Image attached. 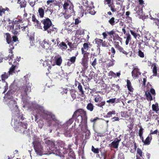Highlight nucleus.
<instances>
[{
  "mask_svg": "<svg viewBox=\"0 0 159 159\" xmlns=\"http://www.w3.org/2000/svg\"><path fill=\"white\" fill-rule=\"evenodd\" d=\"M151 67H153L152 72L153 74V75L157 76V64L156 63H154L152 65Z\"/></svg>",
  "mask_w": 159,
  "mask_h": 159,
  "instance_id": "2f4dec72",
  "label": "nucleus"
},
{
  "mask_svg": "<svg viewBox=\"0 0 159 159\" xmlns=\"http://www.w3.org/2000/svg\"><path fill=\"white\" fill-rule=\"evenodd\" d=\"M79 116H80L81 117V124L80 125H82L81 128H84L85 129L87 130L88 129L87 116L86 111L82 109H80L76 110L73 115V117L76 118Z\"/></svg>",
  "mask_w": 159,
  "mask_h": 159,
  "instance_id": "7ed1b4c3",
  "label": "nucleus"
},
{
  "mask_svg": "<svg viewBox=\"0 0 159 159\" xmlns=\"http://www.w3.org/2000/svg\"><path fill=\"white\" fill-rule=\"evenodd\" d=\"M116 98L110 99L109 100H107V102L109 103L113 104L116 102Z\"/></svg>",
  "mask_w": 159,
  "mask_h": 159,
  "instance_id": "052dcab7",
  "label": "nucleus"
},
{
  "mask_svg": "<svg viewBox=\"0 0 159 159\" xmlns=\"http://www.w3.org/2000/svg\"><path fill=\"white\" fill-rule=\"evenodd\" d=\"M82 54L83 55V57L82 58L88 60L89 56L90 55V53L87 52H81Z\"/></svg>",
  "mask_w": 159,
  "mask_h": 159,
  "instance_id": "ea45409f",
  "label": "nucleus"
},
{
  "mask_svg": "<svg viewBox=\"0 0 159 159\" xmlns=\"http://www.w3.org/2000/svg\"><path fill=\"white\" fill-rule=\"evenodd\" d=\"M70 2H64V3L63 4V6L64 9L65 11L70 6V4H69V3Z\"/></svg>",
  "mask_w": 159,
  "mask_h": 159,
  "instance_id": "864d4df0",
  "label": "nucleus"
},
{
  "mask_svg": "<svg viewBox=\"0 0 159 159\" xmlns=\"http://www.w3.org/2000/svg\"><path fill=\"white\" fill-rule=\"evenodd\" d=\"M39 16L40 18H43L44 17V10L42 7H39L38 10Z\"/></svg>",
  "mask_w": 159,
  "mask_h": 159,
  "instance_id": "7c9ffc66",
  "label": "nucleus"
},
{
  "mask_svg": "<svg viewBox=\"0 0 159 159\" xmlns=\"http://www.w3.org/2000/svg\"><path fill=\"white\" fill-rule=\"evenodd\" d=\"M47 147L49 150L51 151L54 152H57L58 150L57 145H55L54 143L52 141L47 140L45 141Z\"/></svg>",
  "mask_w": 159,
  "mask_h": 159,
  "instance_id": "1a4fd4ad",
  "label": "nucleus"
},
{
  "mask_svg": "<svg viewBox=\"0 0 159 159\" xmlns=\"http://www.w3.org/2000/svg\"><path fill=\"white\" fill-rule=\"evenodd\" d=\"M61 57L60 56L59 57L55 58V61L56 65L60 66L62 62Z\"/></svg>",
  "mask_w": 159,
  "mask_h": 159,
  "instance_id": "473e14b6",
  "label": "nucleus"
},
{
  "mask_svg": "<svg viewBox=\"0 0 159 159\" xmlns=\"http://www.w3.org/2000/svg\"><path fill=\"white\" fill-rule=\"evenodd\" d=\"M156 95L155 90L152 88H151L149 91H147L145 93L147 99L148 101H151L154 99Z\"/></svg>",
  "mask_w": 159,
  "mask_h": 159,
  "instance_id": "6e6552de",
  "label": "nucleus"
},
{
  "mask_svg": "<svg viewBox=\"0 0 159 159\" xmlns=\"http://www.w3.org/2000/svg\"><path fill=\"white\" fill-rule=\"evenodd\" d=\"M120 140V139H119L117 138H115L114 141L110 144L111 147L115 148H117Z\"/></svg>",
  "mask_w": 159,
  "mask_h": 159,
  "instance_id": "f3484780",
  "label": "nucleus"
},
{
  "mask_svg": "<svg viewBox=\"0 0 159 159\" xmlns=\"http://www.w3.org/2000/svg\"><path fill=\"white\" fill-rule=\"evenodd\" d=\"M107 33L111 37V36H112L113 38H114L115 36H116V35H118L116 33L115 31L113 30H111L110 32H107Z\"/></svg>",
  "mask_w": 159,
  "mask_h": 159,
  "instance_id": "8fccbe9b",
  "label": "nucleus"
},
{
  "mask_svg": "<svg viewBox=\"0 0 159 159\" xmlns=\"http://www.w3.org/2000/svg\"><path fill=\"white\" fill-rule=\"evenodd\" d=\"M127 86L128 90L130 92L133 91L134 89L133 88L130 81L129 80H127Z\"/></svg>",
  "mask_w": 159,
  "mask_h": 159,
  "instance_id": "72a5a7b5",
  "label": "nucleus"
},
{
  "mask_svg": "<svg viewBox=\"0 0 159 159\" xmlns=\"http://www.w3.org/2000/svg\"><path fill=\"white\" fill-rule=\"evenodd\" d=\"M108 22L112 26L115 24V18L114 17H112L108 20Z\"/></svg>",
  "mask_w": 159,
  "mask_h": 159,
  "instance_id": "3c124183",
  "label": "nucleus"
},
{
  "mask_svg": "<svg viewBox=\"0 0 159 159\" xmlns=\"http://www.w3.org/2000/svg\"><path fill=\"white\" fill-rule=\"evenodd\" d=\"M141 73L139 71V69L137 68H134L132 72V75L133 78H138L139 75Z\"/></svg>",
  "mask_w": 159,
  "mask_h": 159,
  "instance_id": "a211bd4d",
  "label": "nucleus"
},
{
  "mask_svg": "<svg viewBox=\"0 0 159 159\" xmlns=\"http://www.w3.org/2000/svg\"><path fill=\"white\" fill-rule=\"evenodd\" d=\"M127 36L125 41V44L126 45H127L128 44L129 41L131 40V35L129 34H127Z\"/></svg>",
  "mask_w": 159,
  "mask_h": 159,
  "instance_id": "6e6d98bb",
  "label": "nucleus"
},
{
  "mask_svg": "<svg viewBox=\"0 0 159 159\" xmlns=\"http://www.w3.org/2000/svg\"><path fill=\"white\" fill-rule=\"evenodd\" d=\"M7 101L8 102L7 104L10 108L18 109V107L16 105V101L13 99V98H8L7 99Z\"/></svg>",
  "mask_w": 159,
  "mask_h": 159,
  "instance_id": "f8f14e48",
  "label": "nucleus"
},
{
  "mask_svg": "<svg viewBox=\"0 0 159 159\" xmlns=\"http://www.w3.org/2000/svg\"><path fill=\"white\" fill-rule=\"evenodd\" d=\"M73 6V5L70 4V6L65 11L66 12L71 14L74 13Z\"/></svg>",
  "mask_w": 159,
  "mask_h": 159,
  "instance_id": "4c0bfd02",
  "label": "nucleus"
},
{
  "mask_svg": "<svg viewBox=\"0 0 159 159\" xmlns=\"http://www.w3.org/2000/svg\"><path fill=\"white\" fill-rule=\"evenodd\" d=\"M84 31V29H79L76 31L75 32V35H84L85 34Z\"/></svg>",
  "mask_w": 159,
  "mask_h": 159,
  "instance_id": "79ce46f5",
  "label": "nucleus"
},
{
  "mask_svg": "<svg viewBox=\"0 0 159 159\" xmlns=\"http://www.w3.org/2000/svg\"><path fill=\"white\" fill-rule=\"evenodd\" d=\"M50 45L51 44L49 43V40L46 39L44 40L41 43V46L43 48L46 49H48Z\"/></svg>",
  "mask_w": 159,
  "mask_h": 159,
  "instance_id": "6ab92c4d",
  "label": "nucleus"
},
{
  "mask_svg": "<svg viewBox=\"0 0 159 159\" xmlns=\"http://www.w3.org/2000/svg\"><path fill=\"white\" fill-rule=\"evenodd\" d=\"M70 93L72 99V100H71L72 101L76 99L77 98H80V97L77 96L78 94V92L75 89H71L70 90Z\"/></svg>",
  "mask_w": 159,
  "mask_h": 159,
  "instance_id": "4468645a",
  "label": "nucleus"
},
{
  "mask_svg": "<svg viewBox=\"0 0 159 159\" xmlns=\"http://www.w3.org/2000/svg\"><path fill=\"white\" fill-rule=\"evenodd\" d=\"M32 21L33 22L36 23L37 25H40V22L37 20L35 17V15L34 14H32Z\"/></svg>",
  "mask_w": 159,
  "mask_h": 159,
  "instance_id": "49530a36",
  "label": "nucleus"
},
{
  "mask_svg": "<svg viewBox=\"0 0 159 159\" xmlns=\"http://www.w3.org/2000/svg\"><path fill=\"white\" fill-rule=\"evenodd\" d=\"M41 22L43 25V30L47 31L48 34H51V30H48L52 25V22L50 19L48 18H46L42 20Z\"/></svg>",
  "mask_w": 159,
  "mask_h": 159,
  "instance_id": "39448f33",
  "label": "nucleus"
},
{
  "mask_svg": "<svg viewBox=\"0 0 159 159\" xmlns=\"http://www.w3.org/2000/svg\"><path fill=\"white\" fill-rule=\"evenodd\" d=\"M16 67V65H12L11 67L10 68L8 72V73H9V75H12L13 73H15V70Z\"/></svg>",
  "mask_w": 159,
  "mask_h": 159,
  "instance_id": "37998d69",
  "label": "nucleus"
},
{
  "mask_svg": "<svg viewBox=\"0 0 159 159\" xmlns=\"http://www.w3.org/2000/svg\"><path fill=\"white\" fill-rule=\"evenodd\" d=\"M114 46L115 48L118 50L120 52H121L126 55H127L128 54V53L125 51L123 48L120 45H116Z\"/></svg>",
  "mask_w": 159,
  "mask_h": 159,
  "instance_id": "aec40b11",
  "label": "nucleus"
},
{
  "mask_svg": "<svg viewBox=\"0 0 159 159\" xmlns=\"http://www.w3.org/2000/svg\"><path fill=\"white\" fill-rule=\"evenodd\" d=\"M105 101L102 102H100L99 101L98 103V104L97 105V106L100 107H102L103 106H104L105 105Z\"/></svg>",
  "mask_w": 159,
  "mask_h": 159,
  "instance_id": "338daca9",
  "label": "nucleus"
},
{
  "mask_svg": "<svg viewBox=\"0 0 159 159\" xmlns=\"http://www.w3.org/2000/svg\"><path fill=\"white\" fill-rule=\"evenodd\" d=\"M110 8L111 10L113 12H116L117 11V9L116 8L114 4V1L108 6Z\"/></svg>",
  "mask_w": 159,
  "mask_h": 159,
  "instance_id": "c9c22d12",
  "label": "nucleus"
},
{
  "mask_svg": "<svg viewBox=\"0 0 159 159\" xmlns=\"http://www.w3.org/2000/svg\"><path fill=\"white\" fill-rule=\"evenodd\" d=\"M93 3L91 2L88 7H86L87 10L88 12L92 15H94L96 13V12L94 10V6H93Z\"/></svg>",
  "mask_w": 159,
  "mask_h": 159,
  "instance_id": "ddd939ff",
  "label": "nucleus"
},
{
  "mask_svg": "<svg viewBox=\"0 0 159 159\" xmlns=\"http://www.w3.org/2000/svg\"><path fill=\"white\" fill-rule=\"evenodd\" d=\"M5 35L6 36L7 42L8 44H10V48L9 50V52H11L12 53L13 52L12 50L14 48V46L12 45V38L10 34L8 33H6Z\"/></svg>",
  "mask_w": 159,
  "mask_h": 159,
  "instance_id": "9d476101",
  "label": "nucleus"
},
{
  "mask_svg": "<svg viewBox=\"0 0 159 159\" xmlns=\"http://www.w3.org/2000/svg\"><path fill=\"white\" fill-rule=\"evenodd\" d=\"M82 4L86 7H88L89 5L88 4V1L87 0H81Z\"/></svg>",
  "mask_w": 159,
  "mask_h": 159,
  "instance_id": "13d9d810",
  "label": "nucleus"
},
{
  "mask_svg": "<svg viewBox=\"0 0 159 159\" xmlns=\"http://www.w3.org/2000/svg\"><path fill=\"white\" fill-rule=\"evenodd\" d=\"M69 149L70 152L68 153L69 157L68 158H71V159H75V156L74 153V151H72V149L71 148L68 147L67 148V150L68 149V148Z\"/></svg>",
  "mask_w": 159,
  "mask_h": 159,
  "instance_id": "bb28decb",
  "label": "nucleus"
},
{
  "mask_svg": "<svg viewBox=\"0 0 159 159\" xmlns=\"http://www.w3.org/2000/svg\"><path fill=\"white\" fill-rule=\"evenodd\" d=\"M58 47L62 50L66 49L67 48L66 44L63 42H61L58 45Z\"/></svg>",
  "mask_w": 159,
  "mask_h": 159,
  "instance_id": "f704fd0d",
  "label": "nucleus"
},
{
  "mask_svg": "<svg viewBox=\"0 0 159 159\" xmlns=\"http://www.w3.org/2000/svg\"><path fill=\"white\" fill-rule=\"evenodd\" d=\"M28 37L29 38V40L30 41V43H33V42L34 40V36L32 35H30L29 34V33H27V35Z\"/></svg>",
  "mask_w": 159,
  "mask_h": 159,
  "instance_id": "603ef678",
  "label": "nucleus"
},
{
  "mask_svg": "<svg viewBox=\"0 0 159 159\" xmlns=\"http://www.w3.org/2000/svg\"><path fill=\"white\" fill-rule=\"evenodd\" d=\"M152 110L155 111L157 113V112L159 111V108L157 103L156 104H152Z\"/></svg>",
  "mask_w": 159,
  "mask_h": 159,
  "instance_id": "a18cd8bd",
  "label": "nucleus"
},
{
  "mask_svg": "<svg viewBox=\"0 0 159 159\" xmlns=\"http://www.w3.org/2000/svg\"><path fill=\"white\" fill-rule=\"evenodd\" d=\"M113 1V0H104V2L105 4L108 5V6Z\"/></svg>",
  "mask_w": 159,
  "mask_h": 159,
  "instance_id": "e2e57ef3",
  "label": "nucleus"
},
{
  "mask_svg": "<svg viewBox=\"0 0 159 159\" xmlns=\"http://www.w3.org/2000/svg\"><path fill=\"white\" fill-rule=\"evenodd\" d=\"M130 32L131 34L134 36L135 39H137V38H138V39H139L140 35V34L137 33L136 31L130 30Z\"/></svg>",
  "mask_w": 159,
  "mask_h": 159,
  "instance_id": "a878e982",
  "label": "nucleus"
},
{
  "mask_svg": "<svg viewBox=\"0 0 159 159\" xmlns=\"http://www.w3.org/2000/svg\"><path fill=\"white\" fill-rule=\"evenodd\" d=\"M11 10L8 7H6L3 8L2 6H0V17H2L3 14H5L2 22H8L9 24L12 23L11 25H10L8 26L9 30L14 35L17 34L20 31V30H21L24 32L26 30L28 32L29 30L28 25L24 24H20L21 23H22V20L14 21L13 20V16L11 14Z\"/></svg>",
  "mask_w": 159,
  "mask_h": 159,
  "instance_id": "f257e3e1",
  "label": "nucleus"
},
{
  "mask_svg": "<svg viewBox=\"0 0 159 159\" xmlns=\"http://www.w3.org/2000/svg\"><path fill=\"white\" fill-rule=\"evenodd\" d=\"M71 129H68V128L67 129H64L63 131V134L66 137H70L72 136V134L71 133Z\"/></svg>",
  "mask_w": 159,
  "mask_h": 159,
  "instance_id": "412c9836",
  "label": "nucleus"
},
{
  "mask_svg": "<svg viewBox=\"0 0 159 159\" xmlns=\"http://www.w3.org/2000/svg\"><path fill=\"white\" fill-rule=\"evenodd\" d=\"M17 3L20 4L21 8L25 7L26 6V2L25 0H22L21 1V0H18Z\"/></svg>",
  "mask_w": 159,
  "mask_h": 159,
  "instance_id": "e433bc0d",
  "label": "nucleus"
},
{
  "mask_svg": "<svg viewBox=\"0 0 159 159\" xmlns=\"http://www.w3.org/2000/svg\"><path fill=\"white\" fill-rule=\"evenodd\" d=\"M91 64L92 66H93V67L94 68H95V66L97 64V59L96 58H95L93 61L92 62H91Z\"/></svg>",
  "mask_w": 159,
  "mask_h": 159,
  "instance_id": "69168bd1",
  "label": "nucleus"
},
{
  "mask_svg": "<svg viewBox=\"0 0 159 159\" xmlns=\"http://www.w3.org/2000/svg\"><path fill=\"white\" fill-rule=\"evenodd\" d=\"M10 75L8 73L6 72L3 73V74L1 75L2 80L3 82H5V80L7 79L9 76Z\"/></svg>",
  "mask_w": 159,
  "mask_h": 159,
  "instance_id": "cd10ccee",
  "label": "nucleus"
},
{
  "mask_svg": "<svg viewBox=\"0 0 159 159\" xmlns=\"http://www.w3.org/2000/svg\"><path fill=\"white\" fill-rule=\"evenodd\" d=\"M114 38H113V42L116 41V42H119L120 43V45H121L122 44V39L118 35H116Z\"/></svg>",
  "mask_w": 159,
  "mask_h": 159,
  "instance_id": "c756f323",
  "label": "nucleus"
},
{
  "mask_svg": "<svg viewBox=\"0 0 159 159\" xmlns=\"http://www.w3.org/2000/svg\"><path fill=\"white\" fill-rule=\"evenodd\" d=\"M79 14H80V16L82 17L83 16L85 11L83 8V7L82 6L79 7Z\"/></svg>",
  "mask_w": 159,
  "mask_h": 159,
  "instance_id": "c03bdc74",
  "label": "nucleus"
},
{
  "mask_svg": "<svg viewBox=\"0 0 159 159\" xmlns=\"http://www.w3.org/2000/svg\"><path fill=\"white\" fill-rule=\"evenodd\" d=\"M78 89L79 92L80 93V94H79V95L83 97L84 95V92L81 83H79Z\"/></svg>",
  "mask_w": 159,
  "mask_h": 159,
  "instance_id": "b1692460",
  "label": "nucleus"
},
{
  "mask_svg": "<svg viewBox=\"0 0 159 159\" xmlns=\"http://www.w3.org/2000/svg\"><path fill=\"white\" fill-rule=\"evenodd\" d=\"M90 45V43L89 42L88 43H85L83 44V47L81 49V52H87L85 50H88L90 48L89 45Z\"/></svg>",
  "mask_w": 159,
  "mask_h": 159,
  "instance_id": "4be33fe9",
  "label": "nucleus"
},
{
  "mask_svg": "<svg viewBox=\"0 0 159 159\" xmlns=\"http://www.w3.org/2000/svg\"><path fill=\"white\" fill-rule=\"evenodd\" d=\"M78 54V52L77 54L75 55V56H73L70 57V59H68L67 62H66V65L68 66H70L72 64H74L76 60V57Z\"/></svg>",
  "mask_w": 159,
  "mask_h": 159,
  "instance_id": "2eb2a0df",
  "label": "nucleus"
},
{
  "mask_svg": "<svg viewBox=\"0 0 159 159\" xmlns=\"http://www.w3.org/2000/svg\"><path fill=\"white\" fill-rule=\"evenodd\" d=\"M88 60H87V59L86 60L83 58H82L81 64L84 69H86L88 68Z\"/></svg>",
  "mask_w": 159,
  "mask_h": 159,
  "instance_id": "393cba45",
  "label": "nucleus"
},
{
  "mask_svg": "<svg viewBox=\"0 0 159 159\" xmlns=\"http://www.w3.org/2000/svg\"><path fill=\"white\" fill-rule=\"evenodd\" d=\"M94 107L93 104L91 103H89L88 104L86 107V108L89 111H92L94 109Z\"/></svg>",
  "mask_w": 159,
  "mask_h": 159,
  "instance_id": "a19ab883",
  "label": "nucleus"
},
{
  "mask_svg": "<svg viewBox=\"0 0 159 159\" xmlns=\"http://www.w3.org/2000/svg\"><path fill=\"white\" fill-rule=\"evenodd\" d=\"M18 91L20 93L21 96L22 97H26L27 93L31 91V87L27 84H24L19 87Z\"/></svg>",
  "mask_w": 159,
  "mask_h": 159,
  "instance_id": "20e7f679",
  "label": "nucleus"
},
{
  "mask_svg": "<svg viewBox=\"0 0 159 159\" xmlns=\"http://www.w3.org/2000/svg\"><path fill=\"white\" fill-rule=\"evenodd\" d=\"M109 51H110L111 52H109V54H111V57L113 58L114 57V55L116 53V50L113 47H112L111 49L109 50Z\"/></svg>",
  "mask_w": 159,
  "mask_h": 159,
  "instance_id": "58836bf2",
  "label": "nucleus"
},
{
  "mask_svg": "<svg viewBox=\"0 0 159 159\" xmlns=\"http://www.w3.org/2000/svg\"><path fill=\"white\" fill-rule=\"evenodd\" d=\"M116 114V111H109L107 114L106 117L107 118H110L112 116V115H115Z\"/></svg>",
  "mask_w": 159,
  "mask_h": 159,
  "instance_id": "09e8293b",
  "label": "nucleus"
},
{
  "mask_svg": "<svg viewBox=\"0 0 159 159\" xmlns=\"http://www.w3.org/2000/svg\"><path fill=\"white\" fill-rule=\"evenodd\" d=\"M91 151L94 153L98 154L99 153V149L98 148H95L93 146H92Z\"/></svg>",
  "mask_w": 159,
  "mask_h": 159,
  "instance_id": "5fc2aeb1",
  "label": "nucleus"
},
{
  "mask_svg": "<svg viewBox=\"0 0 159 159\" xmlns=\"http://www.w3.org/2000/svg\"><path fill=\"white\" fill-rule=\"evenodd\" d=\"M156 47V48L155 49L154 52L156 56H159V47L157 46Z\"/></svg>",
  "mask_w": 159,
  "mask_h": 159,
  "instance_id": "774afa93",
  "label": "nucleus"
},
{
  "mask_svg": "<svg viewBox=\"0 0 159 159\" xmlns=\"http://www.w3.org/2000/svg\"><path fill=\"white\" fill-rule=\"evenodd\" d=\"M103 41V40L101 39H95V43L97 45V47H98L97 50L99 51V53L100 52V47L102 45V43Z\"/></svg>",
  "mask_w": 159,
  "mask_h": 159,
  "instance_id": "5701e85b",
  "label": "nucleus"
},
{
  "mask_svg": "<svg viewBox=\"0 0 159 159\" xmlns=\"http://www.w3.org/2000/svg\"><path fill=\"white\" fill-rule=\"evenodd\" d=\"M139 127L140 129L139 131V136L140 137V139H142L143 140V129L142 128L141 126H140Z\"/></svg>",
  "mask_w": 159,
  "mask_h": 159,
  "instance_id": "de8ad7c7",
  "label": "nucleus"
},
{
  "mask_svg": "<svg viewBox=\"0 0 159 159\" xmlns=\"http://www.w3.org/2000/svg\"><path fill=\"white\" fill-rule=\"evenodd\" d=\"M56 143L57 144L58 147H61V148H63V149H66V148L65 147L66 144L64 142L61 140H57Z\"/></svg>",
  "mask_w": 159,
  "mask_h": 159,
  "instance_id": "c85d7f7f",
  "label": "nucleus"
},
{
  "mask_svg": "<svg viewBox=\"0 0 159 159\" xmlns=\"http://www.w3.org/2000/svg\"><path fill=\"white\" fill-rule=\"evenodd\" d=\"M111 86L113 88L112 89H114V91L119 90L120 88L118 85H116L115 84H112Z\"/></svg>",
  "mask_w": 159,
  "mask_h": 159,
  "instance_id": "4d7b16f0",
  "label": "nucleus"
},
{
  "mask_svg": "<svg viewBox=\"0 0 159 159\" xmlns=\"http://www.w3.org/2000/svg\"><path fill=\"white\" fill-rule=\"evenodd\" d=\"M16 35L17 34L15 35V36H13L12 38V45H13V43L14 42H16L17 41H18V38Z\"/></svg>",
  "mask_w": 159,
  "mask_h": 159,
  "instance_id": "0e129e2a",
  "label": "nucleus"
},
{
  "mask_svg": "<svg viewBox=\"0 0 159 159\" xmlns=\"http://www.w3.org/2000/svg\"><path fill=\"white\" fill-rule=\"evenodd\" d=\"M17 118L18 120L16 119L14 122L15 130L16 132L25 134V130L27 129L28 125L27 121H23L25 118L23 117V115L18 116Z\"/></svg>",
  "mask_w": 159,
  "mask_h": 159,
  "instance_id": "f03ea898",
  "label": "nucleus"
},
{
  "mask_svg": "<svg viewBox=\"0 0 159 159\" xmlns=\"http://www.w3.org/2000/svg\"><path fill=\"white\" fill-rule=\"evenodd\" d=\"M138 56L141 58H143L144 57V54L143 52H142L140 49L138 51Z\"/></svg>",
  "mask_w": 159,
  "mask_h": 159,
  "instance_id": "680f3d73",
  "label": "nucleus"
},
{
  "mask_svg": "<svg viewBox=\"0 0 159 159\" xmlns=\"http://www.w3.org/2000/svg\"><path fill=\"white\" fill-rule=\"evenodd\" d=\"M146 40L145 41V45L146 46L154 48V46L156 47L158 45L159 42L155 38H153L151 39H148L146 37Z\"/></svg>",
  "mask_w": 159,
  "mask_h": 159,
  "instance_id": "0eeeda50",
  "label": "nucleus"
},
{
  "mask_svg": "<svg viewBox=\"0 0 159 159\" xmlns=\"http://www.w3.org/2000/svg\"><path fill=\"white\" fill-rule=\"evenodd\" d=\"M34 147L35 152L37 153L40 155L43 154V149L41 143L37 142L34 143Z\"/></svg>",
  "mask_w": 159,
  "mask_h": 159,
  "instance_id": "9b49d317",
  "label": "nucleus"
},
{
  "mask_svg": "<svg viewBox=\"0 0 159 159\" xmlns=\"http://www.w3.org/2000/svg\"><path fill=\"white\" fill-rule=\"evenodd\" d=\"M143 155V152L141 149L138 148L137 150V154L136 156H141Z\"/></svg>",
  "mask_w": 159,
  "mask_h": 159,
  "instance_id": "bf43d9fd",
  "label": "nucleus"
},
{
  "mask_svg": "<svg viewBox=\"0 0 159 159\" xmlns=\"http://www.w3.org/2000/svg\"><path fill=\"white\" fill-rule=\"evenodd\" d=\"M141 139L144 145H149L151 142L152 139V136L150 134H149L145 140L144 139L143 137V140L142 139Z\"/></svg>",
  "mask_w": 159,
  "mask_h": 159,
  "instance_id": "dca6fc26",
  "label": "nucleus"
},
{
  "mask_svg": "<svg viewBox=\"0 0 159 159\" xmlns=\"http://www.w3.org/2000/svg\"><path fill=\"white\" fill-rule=\"evenodd\" d=\"M41 116L43 119L47 121H50L52 119L54 121L57 120L55 115L50 112L45 111L42 114Z\"/></svg>",
  "mask_w": 159,
  "mask_h": 159,
  "instance_id": "423d86ee",
  "label": "nucleus"
}]
</instances>
